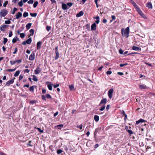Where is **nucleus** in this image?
I'll list each match as a JSON object with an SVG mask.
<instances>
[{
	"label": "nucleus",
	"instance_id": "obj_55",
	"mask_svg": "<svg viewBox=\"0 0 155 155\" xmlns=\"http://www.w3.org/2000/svg\"><path fill=\"white\" fill-rule=\"evenodd\" d=\"M16 69L15 68L14 69H8L7 70V71L10 72H12L15 71Z\"/></svg>",
	"mask_w": 155,
	"mask_h": 155
},
{
	"label": "nucleus",
	"instance_id": "obj_37",
	"mask_svg": "<svg viewBox=\"0 0 155 155\" xmlns=\"http://www.w3.org/2000/svg\"><path fill=\"white\" fill-rule=\"evenodd\" d=\"M98 130H99V129L98 128H96L95 130V131H94V137H95L96 136V134H97V132H98Z\"/></svg>",
	"mask_w": 155,
	"mask_h": 155
},
{
	"label": "nucleus",
	"instance_id": "obj_51",
	"mask_svg": "<svg viewBox=\"0 0 155 155\" xmlns=\"http://www.w3.org/2000/svg\"><path fill=\"white\" fill-rule=\"evenodd\" d=\"M34 1L33 0H29L28 2V4H32L33 3Z\"/></svg>",
	"mask_w": 155,
	"mask_h": 155
},
{
	"label": "nucleus",
	"instance_id": "obj_1",
	"mask_svg": "<svg viewBox=\"0 0 155 155\" xmlns=\"http://www.w3.org/2000/svg\"><path fill=\"white\" fill-rule=\"evenodd\" d=\"M121 34L123 37L126 38H127L129 36V34L130 32L129 28V27H127L125 29L124 28H122L121 29Z\"/></svg>",
	"mask_w": 155,
	"mask_h": 155
},
{
	"label": "nucleus",
	"instance_id": "obj_16",
	"mask_svg": "<svg viewBox=\"0 0 155 155\" xmlns=\"http://www.w3.org/2000/svg\"><path fill=\"white\" fill-rule=\"evenodd\" d=\"M46 83L47 84L48 83H49V84L48 85V87L49 89V90L50 91H51L52 90V85L51 82H47Z\"/></svg>",
	"mask_w": 155,
	"mask_h": 155
},
{
	"label": "nucleus",
	"instance_id": "obj_41",
	"mask_svg": "<svg viewBox=\"0 0 155 155\" xmlns=\"http://www.w3.org/2000/svg\"><path fill=\"white\" fill-rule=\"evenodd\" d=\"M16 38H18L17 37H16V38H14L12 40V42L13 43H15L17 41V40Z\"/></svg>",
	"mask_w": 155,
	"mask_h": 155
},
{
	"label": "nucleus",
	"instance_id": "obj_26",
	"mask_svg": "<svg viewBox=\"0 0 155 155\" xmlns=\"http://www.w3.org/2000/svg\"><path fill=\"white\" fill-rule=\"evenodd\" d=\"M32 41V39L31 38L26 41V42L28 44H30Z\"/></svg>",
	"mask_w": 155,
	"mask_h": 155
},
{
	"label": "nucleus",
	"instance_id": "obj_34",
	"mask_svg": "<svg viewBox=\"0 0 155 155\" xmlns=\"http://www.w3.org/2000/svg\"><path fill=\"white\" fill-rule=\"evenodd\" d=\"M38 4V1L35 2L33 4V7L34 8H35L37 6Z\"/></svg>",
	"mask_w": 155,
	"mask_h": 155
},
{
	"label": "nucleus",
	"instance_id": "obj_15",
	"mask_svg": "<svg viewBox=\"0 0 155 155\" xmlns=\"http://www.w3.org/2000/svg\"><path fill=\"white\" fill-rule=\"evenodd\" d=\"M146 6L149 8L152 9L153 8L152 4L150 2L147 3L146 4Z\"/></svg>",
	"mask_w": 155,
	"mask_h": 155
},
{
	"label": "nucleus",
	"instance_id": "obj_60",
	"mask_svg": "<svg viewBox=\"0 0 155 155\" xmlns=\"http://www.w3.org/2000/svg\"><path fill=\"white\" fill-rule=\"evenodd\" d=\"M107 74H110L112 73V72L111 71H107L106 72Z\"/></svg>",
	"mask_w": 155,
	"mask_h": 155
},
{
	"label": "nucleus",
	"instance_id": "obj_47",
	"mask_svg": "<svg viewBox=\"0 0 155 155\" xmlns=\"http://www.w3.org/2000/svg\"><path fill=\"white\" fill-rule=\"evenodd\" d=\"M105 108V105H103L101 108L100 109V111L103 110Z\"/></svg>",
	"mask_w": 155,
	"mask_h": 155
},
{
	"label": "nucleus",
	"instance_id": "obj_8",
	"mask_svg": "<svg viewBox=\"0 0 155 155\" xmlns=\"http://www.w3.org/2000/svg\"><path fill=\"white\" fill-rule=\"evenodd\" d=\"M42 44V43L41 41H38L36 45L37 49L38 50L40 49Z\"/></svg>",
	"mask_w": 155,
	"mask_h": 155
},
{
	"label": "nucleus",
	"instance_id": "obj_64",
	"mask_svg": "<svg viewBox=\"0 0 155 155\" xmlns=\"http://www.w3.org/2000/svg\"><path fill=\"white\" fill-rule=\"evenodd\" d=\"M23 78V76L22 75H20L19 77V81H20L21 79H22Z\"/></svg>",
	"mask_w": 155,
	"mask_h": 155
},
{
	"label": "nucleus",
	"instance_id": "obj_12",
	"mask_svg": "<svg viewBox=\"0 0 155 155\" xmlns=\"http://www.w3.org/2000/svg\"><path fill=\"white\" fill-rule=\"evenodd\" d=\"M132 49L136 51L141 50V48L134 46L132 47Z\"/></svg>",
	"mask_w": 155,
	"mask_h": 155
},
{
	"label": "nucleus",
	"instance_id": "obj_3",
	"mask_svg": "<svg viewBox=\"0 0 155 155\" xmlns=\"http://www.w3.org/2000/svg\"><path fill=\"white\" fill-rule=\"evenodd\" d=\"M137 11L138 13L143 18H144L145 19H146L147 17L141 11V10H140V9L138 8H137V9L136 10Z\"/></svg>",
	"mask_w": 155,
	"mask_h": 155
},
{
	"label": "nucleus",
	"instance_id": "obj_46",
	"mask_svg": "<svg viewBox=\"0 0 155 155\" xmlns=\"http://www.w3.org/2000/svg\"><path fill=\"white\" fill-rule=\"evenodd\" d=\"M46 97L48 98V99H51V96L49 95V94H47L46 95Z\"/></svg>",
	"mask_w": 155,
	"mask_h": 155
},
{
	"label": "nucleus",
	"instance_id": "obj_39",
	"mask_svg": "<svg viewBox=\"0 0 155 155\" xmlns=\"http://www.w3.org/2000/svg\"><path fill=\"white\" fill-rule=\"evenodd\" d=\"M8 1H5L3 4V6L4 7H6V5L8 4Z\"/></svg>",
	"mask_w": 155,
	"mask_h": 155
},
{
	"label": "nucleus",
	"instance_id": "obj_4",
	"mask_svg": "<svg viewBox=\"0 0 155 155\" xmlns=\"http://www.w3.org/2000/svg\"><path fill=\"white\" fill-rule=\"evenodd\" d=\"M114 90L113 89H110L108 92V95L109 98L111 99L112 97V94Z\"/></svg>",
	"mask_w": 155,
	"mask_h": 155
},
{
	"label": "nucleus",
	"instance_id": "obj_2",
	"mask_svg": "<svg viewBox=\"0 0 155 155\" xmlns=\"http://www.w3.org/2000/svg\"><path fill=\"white\" fill-rule=\"evenodd\" d=\"M8 13V11L6 9H2L0 12V16L1 17H5Z\"/></svg>",
	"mask_w": 155,
	"mask_h": 155
},
{
	"label": "nucleus",
	"instance_id": "obj_45",
	"mask_svg": "<svg viewBox=\"0 0 155 155\" xmlns=\"http://www.w3.org/2000/svg\"><path fill=\"white\" fill-rule=\"evenodd\" d=\"M20 36L21 38H23L25 36V34L24 33H21L20 34Z\"/></svg>",
	"mask_w": 155,
	"mask_h": 155
},
{
	"label": "nucleus",
	"instance_id": "obj_59",
	"mask_svg": "<svg viewBox=\"0 0 155 155\" xmlns=\"http://www.w3.org/2000/svg\"><path fill=\"white\" fill-rule=\"evenodd\" d=\"M117 74L118 75H123L124 74L122 72H118L117 73Z\"/></svg>",
	"mask_w": 155,
	"mask_h": 155
},
{
	"label": "nucleus",
	"instance_id": "obj_24",
	"mask_svg": "<svg viewBox=\"0 0 155 155\" xmlns=\"http://www.w3.org/2000/svg\"><path fill=\"white\" fill-rule=\"evenodd\" d=\"M32 25V24L31 23H28V24H27L26 25V29L27 30L29 29Z\"/></svg>",
	"mask_w": 155,
	"mask_h": 155
},
{
	"label": "nucleus",
	"instance_id": "obj_44",
	"mask_svg": "<svg viewBox=\"0 0 155 155\" xmlns=\"http://www.w3.org/2000/svg\"><path fill=\"white\" fill-rule=\"evenodd\" d=\"M67 5L69 7H71L73 3L71 2H69L67 4Z\"/></svg>",
	"mask_w": 155,
	"mask_h": 155
},
{
	"label": "nucleus",
	"instance_id": "obj_19",
	"mask_svg": "<svg viewBox=\"0 0 155 155\" xmlns=\"http://www.w3.org/2000/svg\"><path fill=\"white\" fill-rule=\"evenodd\" d=\"M55 59L56 60H57L59 57V52L58 51L55 52Z\"/></svg>",
	"mask_w": 155,
	"mask_h": 155
},
{
	"label": "nucleus",
	"instance_id": "obj_61",
	"mask_svg": "<svg viewBox=\"0 0 155 155\" xmlns=\"http://www.w3.org/2000/svg\"><path fill=\"white\" fill-rule=\"evenodd\" d=\"M46 92V90L44 89H43L42 91V94H45Z\"/></svg>",
	"mask_w": 155,
	"mask_h": 155
},
{
	"label": "nucleus",
	"instance_id": "obj_31",
	"mask_svg": "<svg viewBox=\"0 0 155 155\" xmlns=\"http://www.w3.org/2000/svg\"><path fill=\"white\" fill-rule=\"evenodd\" d=\"M33 80L35 81H37L38 80V79L37 78V77L36 76H35V75H33Z\"/></svg>",
	"mask_w": 155,
	"mask_h": 155
},
{
	"label": "nucleus",
	"instance_id": "obj_63",
	"mask_svg": "<svg viewBox=\"0 0 155 155\" xmlns=\"http://www.w3.org/2000/svg\"><path fill=\"white\" fill-rule=\"evenodd\" d=\"M59 86V84H55L54 85V87L55 88H56L58 87Z\"/></svg>",
	"mask_w": 155,
	"mask_h": 155
},
{
	"label": "nucleus",
	"instance_id": "obj_14",
	"mask_svg": "<svg viewBox=\"0 0 155 155\" xmlns=\"http://www.w3.org/2000/svg\"><path fill=\"white\" fill-rule=\"evenodd\" d=\"M41 71V70L39 67H38L35 70L34 72L36 74H38Z\"/></svg>",
	"mask_w": 155,
	"mask_h": 155
},
{
	"label": "nucleus",
	"instance_id": "obj_7",
	"mask_svg": "<svg viewBox=\"0 0 155 155\" xmlns=\"http://www.w3.org/2000/svg\"><path fill=\"white\" fill-rule=\"evenodd\" d=\"M22 14L20 12H18L15 15L16 18L15 19H18L21 17Z\"/></svg>",
	"mask_w": 155,
	"mask_h": 155
},
{
	"label": "nucleus",
	"instance_id": "obj_50",
	"mask_svg": "<svg viewBox=\"0 0 155 155\" xmlns=\"http://www.w3.org/2000/svg\"><path fill=\"white\" fill-rule=\"evenodd\" d=\"M119 52L120 54H124V51L121 49H120L119 50Z\"/></svg>",
	"mask_w": 155,
	"mask_h": 155
},
{
	"label": "nucleus",
	"instance_id": "obj_32",
	"mask_svg": "<svg viewBox=\"0 0 155 155\" xmlns=\"http://www.w3.org/2000/svg\"><path fill=\"white\" fill-rule=\"evenodd\" d=\"M29 32L31 33L30 35L32 36L34 34V30L33 29H31L29 30Z\"/></svg>",
	"mask_w": 155,
	"mask_h": 155
},
{
	"label": "nucleus",
	"instance_id": "obj_35",
	"mask_svg": "<svg viewBox=\"0 0 155 155\" xmlns=\"http://www.w3.org/2000/svg\"><path fill=\"white\" fill-rule=\"evenodd\" d=\"M17 9L16 8L14 7L13 9V11H12V15L14 14H15V11H17Z\"/></svg>",
	"mask_w": 155,
	"mask_h": 155
},
{
	"label": "nucleus",
	"instance_id": "obj_27",
	"mask_svg": "<svg viewBox=\"0 0 155 155\" xmlns=\"http://www.w3.org/2000/svg\"><path fill=\"white\" fill-rule=\"evenodd\" d=\"M69 88L71 91L74 90V88L73 85L71 84L69 85Z\"/></svg>",
	"mask_w": 155,
	"mask_h": 155
},
{
	"label": "nucleus",
	"instance_id": "obj_57",
	"mask_svg": "<svg viewBox=\"0 0 155 155\" xmlns=\"http://www.w3.org/2000/svg\"><path fill=\"white\" fill-rule=\"evenodd\" d=\"M41 98H42V100H45V101L46 100V97L44 95H42Z\"/></svg>",
	"mask_w": 155,
	"mask_h": 155
},
{
	"label": "nucleus",
	"instance_id": "obj_54",
	"mask_svg": "<svg viewBox=\"0 0 155 155\" xmlns=\"http://www.w3.org/2000/svg\"><path fill=\"white\" fill-rule=\"evenodd\" d=\"M38 131H39L40 133H43V130H41L40 128H36Z\"/></svg>",
	"mask_w": 155,
	"mask_h": 155
},
{
	"label": "nucleus",
	"instance_id": "obj_5",
	"mask_svg": "<svg viewBox=\"0 0 155 155\" xmlns=\"http://www.w3.org/2000/svg\"><path fill=\"white\" fill-rule=\"evenodd\" d=\"M15 78H14V79H12L10 80H9L6 83L5 85L7 86H9L11 84H13L14 82V79Z\"/></svg>",
	"mask_w": 155,
	"mask_h": 155
},
{
	"label": "nucleus",
	"instance_id": "obj_23",
	"mask_svg": "<svg viewBox=\"0 0 155 155\" xmlns=\"http://www.w3.org/2000/svg\"><path fill=\"white\" fill-rule=\"evenodd\" d=\"M139 87L141 89H146L147 88V86L144 85H140L139 86Z\"/></svg>",
	"mask_w": 155,
	"mask_h": 155
},
{
	"label": "nucleus",
	"instance_id": "obj_49",
	"mask_svg": "<svg viewBox=\"0 0 155 155\" xmlns=\"http://www.w3.org/2000/svg\"><path fill=\"white\" fill-rule=\"evenodd\" d=\"M46 29L48 31H49L51 29V27L49 26H46Z\"/></svg>",
	"mask_w": 155,
	"mask_h": 155
},
{
	"label": "nucleus",
	"instance_id": "obj_58",
	"mask_svg": "<svg viewBox=\"0 0 155 155\" xmlns=\"http://www.w3.org/2000/svg\"><path fill=\"white\" fill-rule=\"evenodd\" d=\"M10 62L12 65H14L15 63V61H11Z\"/></svg>",
	"mask_w": 155,
	"mask_h": 155
},
{
	"label": "nucleus",
	"instance_id": "obj_56",
	"mask_svg": "<svg viewBox=\"0 0 155 155\" xmlns=\"http://www.w3.org/2000/svg\"><path fill=\"white\" fill-rule=\"evenodd\" d=\"M17 51H18L17 48H15V51H14L13 52V54H16L17 53Z\"/></svg>",
	"mask_w": 155,
	"mask_h": 155
},
{
	"label": "nucleus",
	"instance_id": "obj_48",
	"mask_svg": "<svg viewBox=\"0 0 155 155\" xmlns=\"http://www.w3.org/2000/svg\"><path fill=\"white\" fill-rule=\"evenodd\" d=\"M82 127H83V125L82 124L80 125L79 126H77V127L78 128H79L81 130H82Z\"/></svg>",
	"mask_w": 155,
	"mask_h": 155
},
{
	"label": "nucleus",
	"instance_id": "obj_22",
	"mask_svg": "<svg viewBox=\"0 0 155 155\" xmlns=\"http://www.w3.org/2000/svg\"><path fill=\"white\" fill-rule=\"evenodd\" d=\"M94 119L96 122H97L99 120V117L97 115H95L94 116Z\"/></svg>",
	"mask_w": 155,
	"mask_h": 155
},
{
	"label": "nucleus",
	"instance_id": "obj_13",
	"mask_svg": "<svg viewBox=\"0 0 155 155\" xmlns=\"http://www.w3.org/2000/svg\"><path fill=\"white\" fill-rule=\"evenodd\" d=\"M93 18L96 19V20L95 21V23L97 24L99 23L100 22V17L99 16L94 17Z\"/></svg>",
	"mask_w": 155,
	"mask_h": 155
},
{
	"label": "nucleus",
	"instance_id": "obj_43",
	"mask_svg": "<svg viewBox=\"0 0 155 155\" xmlns=\"http://www.w3.org/2000/svg\"><path fill=\"white\" fill-rule=\"evenodd\" d=\"M8 41V39L7 38H4V41L3 43L4 44H5Z\"/></svg>",
	"mask_w": 155,
	"mask_h": 155
},
{
	"label": "nucleus",
	"instance_id": "obj_42",
	"mask_svg": "<svg viewBox=\"0 0 155 155\" xmlns=\"http://www.w3.org/2000/svg\"><path fill=\"white\" fill-rule=\"evenodd\" d=\"M22 60L21 59L17 60L15 61V63H17L18 64H19L21 62Z\"/></svg>",
	"mask_w": 155,
	"mask_h": 155
},
{
	"label": "nucleus",
	"instance_id": "obj_62",
	"mask_svg": "<svg viewBox=\"0 0 155 155\" xmlns=\"http://www.w3.org/2000/svg\"><path fill=\"white\" fill-rule=\"evenodd\" d=\"M12 35V32L11 31L9 32V37H11Z\"/></svg>",
	"mask_w": 155,
	"mask_h": 155
},
{
	"label": "nucleus",
	"instance_id": "obj_30",
	"mask_svg": "<svg viewBox=\"0 0 155 155\" xmlns=\"http://www.w3.org/2000/svg\"><path fill=\"white\" fill-rule=\"evenodd\" d=\"M28 15V12H25L23 14V16L24 18H25Z\"/></svg>",
	"mask_w": 155,
	"mask_h": 155
},
{
	"label": "nucleus",
	"instance_id": "obj_52",
	"mask_svg": "<svg viewBox=\"0 0 155 155\" xmlns=\"http://www.w3.org/2000/svg\"><path fill=\"white\" fill-rule=\"evenodd\" d=\"M127 131L129 133L130 135H131L133 134V131L131 130H127Z\"/></svg>",
	"mask_w": 155,
	"mask_h": 155
},
{
	"label": "nucleus",
	"instance_id": "obj_28",
	"mask_svg": "<svg viewBox=\"0 0 155 155\" xmlns=\"http://www.w3.org/2000/svg\"><path fill=\"white\" fill-rule=\"evenodd\" d=\"M23 0H21L20 2L18 3V4L20 7H22L23 5Z\"/></svg>",
	"mask_w": 155,
	"mask_h": 155
},
{
	"label": "nucleus",
	"instance_id": "obj_17",
	"mask_svg": "<svg viewBox=\"0 0 155 155\" xmlns=\"http://www.w3.org/2000/svg\"><path fill=\"white\" fill-rule=\"evenodd\" d=\"M83 12L82 11H81L76 15V16L77 17H79L83 15Z\"/></svg>",
	"mask_w": 155,
	"mask_h": 155
},
{
	"label": "nucleus",
	"instance_id": "obj_40",
	"mask_svg": "<svg viewBox=\"0 0 155 155\" xmlns=\"http://www.w3.org/2000/svg\"><path fill=\"white\" fill-rule=\"evenodd\" d=\"M63 127V124H60L57 126V127L58 128V129H61Z\"/></svg>",
	"mask_w": 155,
	"mask_h": 155
},
{
	"label": "nucleus",
	"instance_id": "obj_38",
	"mask_svg": "<svg viewBox=\"0 0 155 155\" xmlns=\"http://www.w3.org/2000/svg\"><path fill=\"white\" fill-rule=\"evenodd\" d=\"M11 19V18L9 19L8 20H6L5 21V23L7 24H10L11 23V22L10 21V20Z\"/></svg>",
	"mask_w": 155,
	"mask_h": 155
},
{
	"label": "nucleus",
	"instance_id": "obj_9",
	"mask_svg": "<svg viewBox=\"0 0 155 155\" xmlns=\"http://www.w3.org/2000/svg\"><path fill=\"white\" fill-rule=\"evenodd\" d=\"M107 100L106 98H104L102 99L99 105H101L102 104H105L107 103Z\"/></svg>",
	"mask_w": 155,
	"mask_h": 155
},
{
	"label": "nucleus",
	"instance_id": "obj_21",
	"mask_svg": "<svg viewBox=\"0 0 155 155\" xmlns=\"http://www.w3.org/2000/svg\"><path fill=\"white\" fill-rule=\"evenodd\" d=\"M131 3L133 4L134 8L137 10V8H139L138 7L137 5L136 4V3L133 1V0L131 2Z\"/></svg>",
	"mask_w": 155,
	"mask_h": 155
},
{
	"label": "nucleus",
	"instance_id": "obj_53",
	"mask_svg": "<svg viewBox=\"0 0 155 155\" xmlns=\"http://www.w3.org/2000/svg\"><path fill=\"white\" fill-rule=\"evenodd\" d=\"M127 64V63H125V64H120V67H123L125 65H126Z\"/></svg>",
	"mask_w": 155,
	"mask_h": 155
},
{
	"label": "nucleus",
	"instance_id": "obj_36",
	"mask_svg": "<svg viewBox=\"0 0 155 155\" xmlns=\"http://www.w3.org/2000/svg\"><path fill=\"white\" fill-rule=\"evenodd\" d=\"M63 150L61 149H58L57 150V152L58 154H59L63 152Z\"/></svg>",
	"mask_w": 155,
	"mask_h": 155
},
{
	"label": "nucleus",
	"instance_id": "obj_10",
	"mask_svg": "<svg viewBox=\"0 0 155 155\" xmlns=\"http://www.w3.org/2000/svg\"><path fill=\"white\" fill-rule=\"evenodd\" d=\"M147 122V121H146L143 119H139L138 120L136 121L135 124H136L137 125L140 123H143V122Z\"/></svg>",
	"mask_w": 155,
	"mask_h": 155
},
{
	"label": "nucleus",
	"instance_id": "obj_18",
	"mask_svg": "<svg viewBox=\"0 0 155 155\" xmlns=\"http://www.w3.org/2000/svg\"><path fill=\"white\" fill-rule=\"evenodd\" d=\"M7 26H8V25H4L1 27L0 28V30L2 31H4Z\"/></svg>",
	"mask_w": 155,
	"mask_h": 155
},
{
	"label": "nucleus",
	"instance_id": "obj_20",
	"mask_svg": "<svg viewBox=\"0 0 155 155\" xmlns=\"http://www.w3.org/2000/svg\"><path fill=\"white\" fill-rule=\"evenodd\" d=\"M62 8L64 10H65L69 8H67V5L64 3L62 4Z\"/></svg>",
	"mask_w": 155,
	"mask_h": 155
},
{
	"label": "nucleus",
	"instance_id": "obj_33",
	"mask_svg": "<svg viewBox=\"0 0 155 155\" xmlns=\"http://www.w3.org/2000/svg\"><path fill=\"white\" fill-rule=\"evenodd\" d=\"M37 13H30V15H31V16L32 17H35L37 15Z\"/></svg>",
	"mask_w": 155,
	"mask_h": 155
},
{
	"label": "nucleus",
	"instance_id": "obj_6",
	"mask_svg": "<svg viewBox=\"0 0 155 155\" xmlns=\"http://www.w3.org/2000/svg\"><path fill=\"white\" fill-rule=\"evenodd\" d=\"M35 54L34 52H32L30 55L29 58V60L30 61H33L34 60L35 58Z\"/></svg>",
	"mask_w": 155,
	"mask_h": 155
},
{
	"label": "nucleus",
	"instance_id": "obj_11",
	"mask_svg": "<svg viewBox=\"0 0 155 155\" xmlns=\"http://www.w3.org/2000/svg\"><path fill=\"white\" fill-rule=\"evenodd\" d=\"M97 25L95 23H93L91 26V29L92 30L94 31L96 28Z\"/></svg>",
	"mask_w": 155,
	"mask_h": 155
},
{
	"label": "nucleus",
	"instance_id": "obj_25",
	"mask_svg": "<svg viewBox=\"0 0 155 155\" xmlns=\"http://www.w3.org/2000/svg\"><path fill=\"white\" fill-rule=\"evenodd\" d=\"M36 87V86L35 85H33L32 86H31L29 89V91L31 92H34V88Z\"/></svg>",
	"mask_w": 155,
	"mask_h": 155
},
{
	"label": "nucleus",
	"instance_id": "obj_29",
	"mask_svg": "<svg viewBox=\"0 0 155 155\" xmlns=\"http://www.w3.org/2000/svg\"><path fill=\"white\" fill-rule=\"evenodd\" d=\"M20 73V71H16L15 74H14V76L15 77H17L18 76L19 74Z\"/></svg>",
	"mask_w": 155,
	"mask_h": 155
}]
</instances>
